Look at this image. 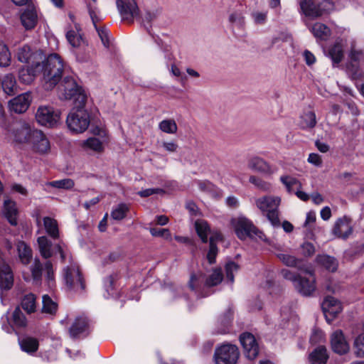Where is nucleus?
<instances>
[{
    "mask_svg": "<svg viewBox=\"0 0 364 364\" xmlns=\"http://www.w3.org/2000/svg\"><path fill=\"white\" fill-rule=\"evenodd\" d=\"M37 69L42 73V82L45 89L51 90L58 83L68 67L58 54L53 53L44 60L37 62Z\"/></svg>",
    "mask_w": 364,
    "mask_h": 364,
    "instance_id": "f257e3e1",
    "label": "nucleus"
},
{
    "mask_svg": "<svg viewBox=\"0 0 364 364\" xmlns=\"http://www.w3.org/2000/svg\"><path fill=\"white\" fill-rule=\"evenodd\" d=\"M223 274H191L189 286L198 296L205 297L212 292L209 289L221 283Z\"/></svg>",
    "mask_w": 364,
    "mask_h": 364,
    "instance_id": "f03ea898",
    "label": "nucleus"
},
{
    "mask_svg": "<svg viewBox=\"0 0 364 364\" xmlns=\"http://www.w3.org/2000/svg\"><path fill=\"white\" fill-rule=\"evenodd\" d=\"M281 198L279 196H264L255 200L257 208L264 213L273 226H279V206Z\"/></svg>",
    "mask_w": 364,
    "mask_h": 364,
    "instance_id": "7ed1b4c3",
    "label": "nucleus"
},
{
    "mask_svg": "<svg viewBox=\"0 0 364 364\" xmlns=\"http://www.w3.org/2000/svg\"><path fill=\"white\" fill-rule=\"evenodd\" d=\"M60 97L65 100H73L75 105H85L87 100L84 90L75 80L69 76L64 77L60 87Z\"/></svg>",
    "mask_w": 364,
    "mask_h": 364,
    "instance_id": "20e7f679",
    "label": "nucleus"
},
{
    "mask_svg": "<svg viewBox=\"0 0 364 364\" xmlns=\"http://www.w3.org/2000/svg\"><path fill=\"white\" fill-rule=\"evenodd\" d=\"M90 123V114L84 109V105H75L66 119L68 129L76 134L82 133L87 130Z\"/></svg>",
    "mask_w": 364,
    "mask_h": 364,
    "instance_id": "39448f33",
    "label": "nucleus"
},
{
    "mask_svg": "<svg viewBox=\"0 0 364 364\" xmlns=\"http://www.w3.org/2000/svg\"><path fill=\"white\" fill-rule=\"evenodd\" d=\"M315 274H284L296 291L304 296H310L316 289Z\"/></svg>",
    "mask_w": 364,
    "mask_h": 364,
    "instance_id": "423d86ee",
    "label": "nucleus"
},
{
    "mask_svg": "<svg viewBox=\"0 0 364 364\" xmlns=\"http://www.w3.org/2000/svg\"><path fill=\"white\" fill-rule=\"evenodd\" d=\"M300 8L303 13L312 18H316L328 14L333 10L334 4L331 0H323L315 4L313 0H299Z\"/></svg>",
    "mask_w": 364,
    "mask_h": 364,
    "instance_id": "0eeeda50",
    "label": "nucleus"
},
{
    "mask_svg": "<svg viewBox=\"0 0 364 364\" xmlns=\"http://www.w3.org/2000/svg\"><path fill=\"white\" fill-rule=\"evenodd\" d=\"M239 355V350L235 345L223 344L215 349L214 360L215 364H235Z\"/></svg>",
    "mask_w": 364,
    "mask_h": 364,
    "instance_id": "6e6552de",
    "label": "nucleus"
},
{
    "mask_svg": "<svg viewBox=\"0 0 364 364\" xmlns=\"http://www.w3.org/2000/svg\"><path fill=\"white\" fill-rule=\"evenodd\" d=\"M8 314L9 312L1 317V328L5 332L12 333L16 328H22L26 326L27 319L20 307L17 306L14 309L11 320Z\"/></svg>",
    "mask_w": 364,
    "mask_h": 364,
    "instance_id": "1a4fd4ad",
    "label": "nucleus"
},
{
    "mask_svg": "<svg viewBox=\"0 0 364 364\" xmlns=\"http://www.w3.org/2000/svg\"><path fill=\"white\" fill-rule=\"evenodd\" d=\"M60 112L50 106H40L36 112V122L47 127H53L60 121Z\"/></svg>",
    "mask_w": 364,
    "mask_h": 364,
    "instance_id": "9d476101",
    "label": "nucleus"
},
{
    "mask_svg": "<svg viewBox=\"0 0 364 364\" xmlns=\"http://www.w3.org/2000/svg\"><path fill=\"white\" fill-rule=\"evenodd\" d=\"M116 4L122 20L132 23L139 16V9L135 0H117Z\"/></svg>",
    "mask_w": 364,
    "mask_h": 364,
    "instance_id": "9b49d317",
    "label": "nucleus"
},
{
    "mask_svg": "<svg viewBox=\"0 0 364 364\" xmlns=\"http://www.w3.org/2000/svg\"><path fill=\"white\" fill-rule=\"evenodd\" d=\"M235 228L237 237L241 240H245L247 237H252L253 235L262 238L263 235L253 225L252 221L244 217H240L237 219Z\"/></svg>",
    "mask_w": 364,
    "mask_h": 364,
    "instance_id": "f8f14e48",
    "label": "nucleus"
},
{
    "mask_svg": "<svg viewBox=\"0 0 364 364\" xmlns=\"http://www.w3.org/2000/svg\"><path fill=\"white\" fill-rule=\"evenodd\" d=\"M321 308L328 323L343 311V306L340 301L333 296H326L322 304Z\"/></svg>",
    "mask_w": 364,
    "mask_h": 364,
    "instance_id": "ddd939ff",
    "label": "nucleus"
},
{
    "mask_svg": "<svg viewBox=\"0 0 364 364\" xmlns=\"http://www.w3.org/2000/svg\"><path fill=\"white\" fill-rule=\"evenodd\" d=\"M240 341L244 349L245 355L249 360H253L258 355L259 346L252 333H243L240 336Z\"/></svg>",
    "mask_w": 364,
    "mask_h": 364,
    "instance_id": "4468645a",
    "label": "nucleus"
},
{
    "mask_svg": "<svg viewBox=\"0 0 364 364\" xmlns=\"http://www.w3.org/2000/svg\"><path fill=\"white\" fill-rule=\"evenodd\" d=\"M331 345L333 352L338 355H345L350 350V345L341 330H336L331 334Z\"/></svg>",
    "mask_w": 364,
    "mask_h": 364,
    "instance_id": "2eb2a0df",
    "label": "nucleus"
},
{
    "mask_svg": "<svg viewBox=\"0 0 364 364\" xmlns=\"http://www.w3.org/2000/svg\"><path fill=\"white\" fill-rule=\"evenodd\" d=\"M31 102V97L29 92H25L11 100L9 103L11 112L21 114L25 112Z\"/></svg>",
    "mask_w": 364,
    "mask_h": 364,
    "instance_id": "dca6fc26",
    "label": "nucleus"
},
{
    "mask_svg": "<svg viewBox=\"0 0 364 364\" xmlns=\"http://www.w3.org/2000/svg\"><path fill=\"white\" fill-rule=\"evenodd\" d=\"M87 10L103 45L108 48L109 46L108 30L103 27L98 28L97 26V23L101 20L100 17L97 16L98 10L90 3L87 4Z\"/></svg>",
    "mask_w": 364,
    "mask_h": 364,
    "instance_id": "f3484780",
    "label": "nucleus"
},
{
    "mask_svg": "<svg viewBox=\"0 0 364 364\" xmlns=\"http://www.w3.org/2000/svg\"><path fill=\"white\" fill-rule=\"evenodd\" d=\"M2 214L7 219L9 223L14 226L18 223V209L16 201L7 198L4 200Z\"/></svg>",
    "mask_w": 364,
    "mask_h": 364,
    "instance_id": "a211bd4d",
    "label": "nucleus"
},
{
    "mask_svg": "<svg viewBox=\"0 0 364 364\" xmlns=\"http://www.w3.org/2000/svg\"><path fill=\"white\" fill-rule=\"evenodd\" d=\"M31 144L33 149L40 154L46 153L50 150L49 141L40 130L33 129Z\"/></svg>",
    "mask_w": 364,
    "mask_h": 364,
    "instance_id": "6ab92c4d",
    "label": "nucleus"
},
{
    "mask_svg": "<svg viewBox=\"0 0 364 364\" xmlns=\"http://www.w3.org/2000/svg\"><path fill=\"white\" fill-rule=\"evenodd\" d=\"M33 129L28 124L23 122L16 124L14 128V136L19 143H31Z\"/></svg>",
    "mask_w": 364,
    "mask_h": 364,
    "instance_id": "aec40b11",
    "label": "nucleus"
},
{
    "mask_svg": "<svg viewBox=\"0 0 364 364\" xmlns=\"http://www.w3.org/2000/svg\"><path fill=\"white\" fill-rule=\"evenodd\" d=\"M17 58L21 63H31L39 62L42 60V54L38 51H32L31 47L28 45H24L19 48L17 52Z\"/></svg>",
    "mask_w": 364,
    "mask_h": 364,
    "instance_id": "412c9836",
    "label": "nucleus"
},
{
    "mask_svg": "<svg viewBox=\"0 0 364 364\" xmlns=\"http://www.w3.org/2000/svg\"><path fill=\"white\" fill-rule=\"evenodd\" d=\"M118 274H108L103 279L104 297L117 298L119 295Z\"/></svg>",
    "mask_w": 364,
    "mask_h": 364,
    "instance_id": "4be33fe9",
    "label": "nucleus"
},
{
    "mask_svg": "<svg viewBox=\"0 0 364 364\" xmlns=\"http://www.w3.org/2000/svg\"><path fill=\"white\" fill-rule=\"evenodd\" d=\"M63 281L66 287L73 291H82L85 288L83 274H63Z\"/></svg>",
    "mask_w": 364,
    "mask_h": 364,
    "instance_id": "5701e85b",
    "label": "nucleus"
},
{
    "mask_svg": "<svg viewBox=\"0 0 364 364\" xmlns=\"http://www.w3.org/2000/svg\"><path fill=\"white\" fill-rule=\"evenodd\" d=\"M90 328L89 321L86 316H80L77 317L71 327L70 334L72 338H77L82 334L86 333Z\"/></svg>",
    "mask_w": 364,
    "mask_h": 364,
    "instance_id": "b1692460",
    "label": "nucleus"
},
{
    "mask_svg": "<svg viewBox=\"0 0 364 364\" xmlns=\"http://www.w3.org/2000/svg\"><path fill=\"white\" fill-rule=\"evenodd\" d=\"M352 232L350 220L346 218L338 219L334 225L333 233L338 237L347 238Z\"/></svg>",
    "mask_w": 364,
    "mask_h": 364,
    "instance_id": "393cba45",
    "label": "nucleus"
},
{
    "mask_svg": "<svg viewBox=\"0 0 364 364\" xmlns=\"http://www.w3.org/2000/svg\"><path fill=\"white\" fill-rule=\"evenodd\" d=\"M66 39L73 48H83L87 46V42L77 26L75 29H69L66 32Z\"/></svg>",
    "mask_w": 364,
    "mask_h": 364,
    "instance_id": "a878e982",
    "label": "nucleus"
},
{
    "mask_svg": "<svg viewBox=\"0 0 364 364\" xmlns=\"http://www.w3.org/2000/svg\"><path fill=\"white\" fill-rule=\"evenodd\" d=\"M41 73L37 69V62H33L30 66L23 68L19 70L18 78L21 82L29 85L33 82L37 74Z\"/></svg>",
    "mask_w": 364,
    "mask_h": 364,
    "instance_id": "bb28decb",
    "label": "nucleus"
},
{
    "mask_svg": "<svg viewBox=\"0 0 364 364\" xmlns=\"http://www.w3.org/2000/svg\"><path fill=\"white\" fill-rule=\"evenodd\" d=\"M21 21L26 29L33 28L38 21V15L36 9L33 6L27 7L21 14Z\"/></svg>",
    "mask_w": 364,
    "mask_h": 364,
    "instance_id": "cd10ccee",
    "label": "nucleus"
},
{
    "mask_svg": "<svg viewBox=\"0 0 364 364\" xmlns=\"http://www.w3.org/2000/svg\"><path fill=\"white\" fill-rule=\"evenodd\" d=\"M328 358L326 348L320 345L309 354L308 360L310 364H326Z\"/></svg>",
    "mask_w": 364,
    "mask_h": 364,
    "instance_id": "c85d7f7f",
    "label": "nucleus"
},
{
    "mask_svg": "<svg viewBox=\"0 0 364 364\" xmlns=\"http://www.w3.org/2000/svg\"><path fill=\"white\" fill-rule=\"evenodd\" d=\"M18 343L21 350L27 353L29 355H33L36 353L39 346L38 340L32 336H24L18 340Z\"/></svg>",
    "mask_w": 364,
    "mask_h": 364,
    "instance_id": "c756f323",
    "label": "nucleus"
},
{
    "mask_svg": "<svg viewBox=\"0 0 364 364\" xmlns=\"http://www.w3.org/2000/svg\"><path fill=\"white\" fill-rule=\"evenodd\" d=\"M247 166L249 168L257 172L263 173H272L270 165L263 159L258 156L250 159L248 161Z\"/></svg>",
    "mask_w": 364,
    "mask_h": 364,
    "instance_id": "7c9ffc66",
    "label": "nucleus"
},
{
    "mask_svg": "<svg viewBox=\"0 0 364 364\" xmlns=\"http://www.w3.org/2000/svg\"><path fill=\"white\" fill-rule=\"evenodd\" d=\"M315 262L318 265L321 266L326 271L331 272H336L338 265L337 259L328 255H317Z\"/></svg>",
    "mask_w": 364,
    "mask_h": 364,
    "instance_id": "2f4dec72",
    "label": "nucleus"
},
{
    "mask_svg": "<svg viewBox=\"0 0 364 364\" xmlns=\"http://www.w3.org/2000/svg\"><path fill=\"white\" fill-rule=\"evenodd\" d=\"M1 87L5 94L11 96L18 92V85L12 74H6L1 80Z\"/></svg>",
    "mask_w": 364,
    "mask_h": 364,
    "instance_id": "473e14b6",
    "label": "nucleus"
},
{
    "mask_svg": "<svg viewBox=\"0 0 364 364\" xmlns=\"http://www.w3.org/2000/svg\"><path fill=\"white\" fill-rule=\"evenodd\" d=\"M314 36L320 40H326L331 35L330 28L321 23H314L310 28Z\"/></svg>",
    "mask_w": 364,
    "mask_h": 364,
    "instance_id": "72a5a7b5",
    "label": "nucleus"
},
{
    "mask_svg": "<svg viewBox=\"0 0 364 364\" xmlns=\"http://www.w3.org/2000/svg\"><path fill=\"white\" fill-rule=\"evenodd\" d=\"M316 124V117L314 112L309 111L304 113L299 121V127L302 129H313Z\"/></svg>",
    "mask_w": 364,
    "mask_h": 364,
    "instance_id": "f704fd0d",
    "label": "nucleus"
},
{
    "mask_svg": "<svg viewBox=\"0 0 364 364\" xmlns=\"http://www.w3.org/2000/svg\"><path fill=\"white\" fill-rule=\"evenodd\" d=\"M58 310V304L50 296L45 294L42 296V312L54 316Z\"/></svg>",
    "mask_w": 364,
    "mask_h": 364,
    "instance_id": "c9c22d12",
    "label": "nucleus"
},
{
    "mask_svg": "<svg viewBox=\"0 0 364 364\" xmlns=\"http://www.w3.org/2000/svg\"><path fill=\"white\" fill-rule=\"evenodd\" d=\"M17 251L21 262L24 264H28L32 257V250L30 247L24 242L19 241L17 243Z\"/></svg>",
    "mask_w": 364,
    "mask_h": 364,
    "instance_id": "e433bc0d",
    "label": "nucleus"
},
{
    "mask_svg": "<svg viewBox=\"0 0 364 364\" xmlns=\"http://www.w3.org/2000/svg\"><path fill=\"white\" fill-rule=\"evenodd\" d=\"M195 228L202 242L206 243L210 233V228L208 223L203 220H197L195 222Z\"/></svg>",
    "mask_w": 364,
    "mask_h": 364,
    "instance_id": "4c0bfd02",
    "label": "nucleus"
},
{
    "mask_svg": "<svg viewBox=\"0 0 364 364\" xmlns=\"http://www.w3.org/2000/svg\"><path fill=\"white\" fill-rule=\"evenodd\" d=\"M37 241L41 256L45 259L50 258L53 255L51 242L46 236L39 237Z\"/></svg>",
    "mask_w": 364,
    "mask_h": 364,
    "instance_id": "58836bf2",
    "label": "nucleus"
},
{
    "mask_svg": "<svg viewBox=\"0 0 364 364\" xmlns=\"http://www.w3.org/2000/svg\"><path fill=\"white\" fill-rule=\"evenodd\" d=\"M232 318L233 312L230 308L228 309L223 314L219 316L217 319V323L222 326V328L219 331L220 333H225L227 332L228 327Z\"/></svg>",
    "mask_w": 364,
    "mask_h": 364,
    "instance_id": "ea45409f",
    "label": "nucleus"
},
{
    "mask_svg": "<svg viewBox=\"0 0 364 364\" xmlns=\"http://www.w3.org/2000/svg\"><path fill=\"white\" fill-rule=\"evenodd\" d=\"M43 225L46 232L53 239L59 236V231L57 221L50 217L43 218Z\"/></svg>",
    "mask_w": 364,
    "mask_h": 364,
    "instance_id": "a19ab883",
    "label": "nucleus"
},
{
    "mask_svg": "<svg viewBox=\"0 0 364 364\" xmlns=\"http://www.w3.org/2000/svg\"><path fill=\"white\" fill-rule=\"evenodd\" d=\"M22 308L28 313H33L36 309V297L33 294H26L21 300Z\"/></svg>",
    "mask_w": 364,
    "mask_h": 364,
    "instance_id": "79ce46f5",
    "label": "nucleus"
},
{
    "mask_svg": "<svg viewBox=\"0 0 364 364\" xmlns=\"http://www.w3.org/2000/svg\"><path fill=\"white\" fill-rule=\"evenodd\" d=\"M280 181L290 193H294L296 189L301 188V183L296 178L289 176H282L280 178Z\"/></svg>",
    "mask_w": 364,
    "mask_h": 364,
    "instance_id": "37998d69",
    "label": "nucleus"
},
{
    "mask_svg": "<svg viewBox=\"0 0 364 364\" xmlns=\"http://www.w3.org/2000/svg\"><path fill=\"white\" fill-rule=\"evenodd\" d=\"M329 56L334 63H339L343 57V45L341 42H336L328 51Z\"/></svg>",
    "mask_w": 364,
    "mask_h": 364,
    "instance_id": "c03bdc74",
    "label": "nucleus"
},
{
    "mask_svg": "<svg viewBox=\"0 0 364 364\" xmlns=\"http://www.w3.org/2000/svg\"><path fill=\"white\" fill-rule=\"evenodd\" d=\"M53 273V264L50 261H46L43 264L39 259H36L33 267L32 273Z\"/></svg>",
    "mask_w": 364,
    "mask_h": 364,
    "instance_id": "a18cd8bd",
    "label": "nucleus"
},
{
    "mask_svg": "<svg viewBox=\"0 0 364 364\" xmlns=\"http://www.w3.org/2000/svg\"><path fill=\"white\" fill-rule=\"evenodd\" d=\"M159 128L164 133L173 134L177 132L178 126L173 119H164L159 124Z\"/></svg>",
    "mask_w": 364,
    "mask_h": 364,
    "instance_id": "49530a36",
    "label": "nucleus"
},
{
    "mask_svg": "<svg viewBox=\"0 0 364 364\" xmlns=\"http://www.w3.org/2000/svg\"><path fill=\"white\" fill-rule=\"evenodd\" d=\"M74 181L70 178H64L58 181L48 182L46 186H50L58 189L70 190L73 188Z\"/></svg>",
    "mask_w": 364,
    "mask_h": 364,
    "instance_id": "de8ad7c7",
    "label": "nucleus"
},
{
    "mask_svg": "<svg viewBox=\"0 0 364 364\" xmlns=\"http://www.w3.org/2000/svg\"><path fill=\"white\" fill-rule=\"evenodd\" d=\"M129 210V206L127 204L120 203L113 208L111 212V217L115 220H121L126 217Z\"/></svg>",
    "mask_w": 364,
    "mask_h": 364,
    "instance_id": "09e8293b",
    "label": "nucleus"
},
{
    "mask_svg": "<svg viewBox=\"0 0 364 364\" xmlns=\"http://www.w3.org/2000/svg\"><path fill=\"white\" fill-rule=\"evenodd\" d=\"M323 284H322L323 289L328 292L336 293L339 291L340 285L336 282L330 274H324Z\"/></svg>",
    "mask_w": 364,
    "mask_h": 364,
    "instance_id": "8fccbe9b",
    "label": "nucleus"
},
{
    "mask_svg": "<svg viewBox=\"0 0 364 364\" xmlns=\"http://www.w3.org/2000/svg\"><path fill=\"white\" fill-rule=\"evenodd\" d=\"M11 63V53L8 47L3 42H0V66L7 67Z\"/></svg>",
    "mask_w": 364,
    "mask_h": 364,
    "instance_id": "3c124183",
    "label": "nucleus"
},
{
    "mask_svg": "<svg viewBox=\"0 0 364 364\" xmlns=\"http://www.w3.org/2000/svg\"><path fill=\"white\" fill-rule=\"evenodd\" d=\"M354 353L356 357H364V332L358 335L353 343Z\"/></svg>",
    "mask_w": 364,
    "mask_h": 364,
    "instance_id": "603ef678",
    "label": "nucleus"
},
{
    "mask_svg": "<svg viewBox=\"0 0 364 364\" xmlns=\"http://www.w3.org/2000/svg\"><path fill=\"white\" fill-rule=\"evenodd\" d=\"M250 183L255 185L257 188L263 191H269L272 188L271 183L264 181L255 176H251L249 178Z\"/></svg>",
    "mask_w": 364,
    "mask_h": 364,
    "instance_id": "864d4df0",
    "label": "nucleus"
},
{
    "mask_svg": "<svg viewBox=\"0 0 364 364\" xmlns=\"http://www.w3.org/2000/svg\"><path fill=\"white\" fill-rule=\"evenodd\" d=\"M14 284L13 274H0V289L9 290Z\"/></svg>",
    "mask_w": 364,
    "mask_h": 364,
    "instance_id": "5fc2aeb1",
    "label": "nucleus"
},
{
    "mask_svg": "<svg viewBox=\"0 0 364 364\" xmlns=\"http://www.w3.org/2000/svg\"><path fill=\"white\" fill-rule=\"evenodd\" d=\"M83 145L85 147L89 148L95 151H101L103 149L102 142L100 139L95 137L89 138L85 141Z\"/></svg>",
    "mask_w": 364,
    "mask_h": 364,
    "instance_id": "6e6d98bb",
    "label": "nucleus"
},
{
    "mask_svg": "<svg viewBox=\"0 0 364 364\" xmlns=\"http://www.w3.org/2000/svg\"><path fill=\"white\" fill-rule=\"evenodd\" d=\"M277 257L284 264L289 267H294L298 262V260L295 257L288 254L279 253L277 255Z\"/></svg>",
    "mask_w": 364,
    "mask_h": 364,
    "instance_id": "4d7b16f0",
    "label": "nucleus"
},
{
    "mask_svg": "<svg viewBox=\"0 0 364 364\" xmlns=\"http://www.w3.org/2000/svg\"><path fill=\"white\" fill-rule=\"evenodd\" d=\"M325 339L324 333L321 330L315 329L310 337V342L313 345L321 344Z\"/></svg>",
    "mask_w": 364,
    "mask_h": 364,
    "instance_id": "13d9d810",
    "label": "nucleus"
},
{
    "mask_svg": "<svg viewBox=\"0 0 364 364\" xmlns=\"http://www.w3.org/2000/svg\"><path fill=\"white\" fill-rule=\"evenodd\" d=\"M218 253V247L215 243L213 242V237H210V247L209 251L207 255V258L210 264H213L215 262V257Z\"/></svg>",
    "mask_w": 364,
    "mask_h": 364,
    "instance_id": "bf43d9fd",
    "label": "nucleus"
},
{
    "mask_svg": "<svg viewBox=\"0 0 364 364\" xmlns=\"http://www.w3.org/2000/svg\"><path fill=\"white\" fill-rule=\"evenodd\" d=\"M301 253L304 257H311L314 255L316 249L314 245L309 242H304L301 245Z\"/></svg>",
    "mask_w": 364,
    "mask_h": 364,
    "instance_id": "052dcab7",
    "label": "nucleus"
},
{
    "mask_svg": "<svg viewBox=\"0 0 364 364\" xmlns=\"http://www.w3.org/2000/svg\"><path fill=\"white\" fill-rule=\"evenodd\" d=\"M150 233L154 237H163L166 239L171 237V233L168 229L165 228H151Z\"/></svg>",
    "mask_w": 364,
    "mask_h": 364,
    "instance_id": "680f3d73",
    "label": "nucleus"
},
{
    "mask_svg": "<svg viewBox=\"0 0 364 364\" xmlns=\"http://www.w3.org/2000/svg\"><path fill=\"white\" fill-rule=\"evenodd\" d=\"M229 21L232 23L242 26L245 23V17L242 13L235 11L230 15Z\"/></svg>",
    "mask_w": 364,
    "mask_h": 364,
    "instance_id": "e2e57ef3",
    "label": "nucleus"
},
{
    "mask_svg": "<svg viewBox=\"0 0 364 364\" xmlns=\"http://www.w3.org/2000/svg\"><path fill=\"white\" fill-rule=\"evenodd\" d=\"M165 193V191L162 188H147L138 192V194L143 198L148 197L153 194H164Z\"/></svg>",
    "mask_w": 364,
    "mask_h": 364,
    "instance_id": "0e129e2a",
    "label": "nucleus"
},
{
    "mask_svg": "<svg viewBox=\"0 0 364 364\" xmlns=\"http://www.w3.org/2000/svg\"><path fill=\"white\" fill-rule=\"evenodd\" d=\"M254 21L257 24H264L267 20V13L255 11L251 14Z\"/></svg>",
    "mask_w": 364,
    "mask_h": 364,
    "instance_id": "69168bd1",
    "label": "nucleus"
},
{
    "mask_svg": "<svg viewBox=\"0 0 364 364\" xmlns=\"http://www.w3.org/2000/svg\"><path fill=\"white\" fill-rule=\"evenodd\" d=\"M307 161L309 164H311L317 167H319L322 165L321 157L320 155L316 153H311L309 155Z\"/></svg>",
    "mask_w": 364,
    "mask_h": 364,
    "instance_id": "338daca9",
    "label": "nucleus"
},
{
    "mask_svg": "<svg viewBox=\"0 0 364 364\" xmlns=\"http://www.w3.org/2000/svg\"><path fill=\"white\" fill-rule=\"evenodd\" d=\"M196 183L203 192H209L213 190V185L208 181H198Z\"/></svg>",
    "mask_w": 364,
    "mask_h": 364,
    "instance_id": "774afa93",
    "label": "nucleus"
}]
</instances>
